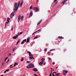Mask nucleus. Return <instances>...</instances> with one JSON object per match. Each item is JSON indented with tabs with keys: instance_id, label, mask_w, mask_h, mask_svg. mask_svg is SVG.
Returning <instances> with one entry per match:
<instances>
[{
	"instance_id": "f257e3e1",
	"label": "nucleus",
	"mask_w": 76,
	"mask_h": 76,
	"mask_svg": "<svg viewBox=\"0 0 76 76\" xmlns=\"http://www.w3.org/2000/svg\"><path fill=\"white\" fill-rule=\"evenodd\" d=\"M19 6L18 5V3H15L14 4V7L15 9H14V12L15 13H16V12L18 10V8H19Z\"/></svg>"
},
{
	"instance_id": "f03ea898",
	"label": "nucleus",
	"mask_w": 76,
	"mask_h": 76,
	"mask_svg": "<svg viewBox=\"0 0 76 76\" xmlns=\"http://www.w3.org/2000/svg\"><path fill=\"white\" fill-rule=\"evenodd\" d=\"M28 66H27V69H30V68H33L34 67V65L32 63H30L28 65Z\"/></svg>"
},
{
	"instance_id": "7ed1b4c3",
	"label": "nucleus",
	"mask_w": 76,
	"mask_h": 76,
	"mask_svg": "<svg viewBox=\"0 0 76 76\" xmlns=\"http://www.w3.org/2000/svg\"><path fill=\"white\" fill-rule=\"evenodd\" d=\"M21 15H20L18 17V22H19V20H20V19H21V20H22V19L23 18V16H21Z\"/></svg>"
},
{
	"instance_id": "20e7f679",
	"label": "nucleus",
	"mask_w": 76,
	"mask_h": 76,
	"mask_svg": "<svg viewBox=\"0 0 76 76\" xmlns=\"http://www.w3.org/2000/svg\"><path fill=\"white\" fill-rule=\"evenodd\" d=\"M33 9L34 10V12H37L39 11V9H38V8L37 7H34L33 8Z\"/></svg>"
},
{
	"instance_id": "39448f33",
	"label": "nucleus",
	"mask_w": 76,
	"mask_h": 76,
	"mask_svg": "<svg viewBox=\"0 0 76 76\" xmlns=\"http://www.w3.org/2000/svg\"><path fill=\"white\" fill-rule=\"evenodd\" d=\"M63 72V74L64 75V76H66V74L67 73V72H68V71H66L65 70H64Z\"/></svg>"
},
{
	"instance_id": "423d86ee",
	"label": "nucleus",
	"mask_w": 76,
	"mask_h": 76,
	"mask_svg": "<svg viewBox=\"0 0 76 76\" xmlns=\"http://www.w3.org/2000/svg\"><path fill=\"white\" fill-rule=\"evenodd\" d=\"M14 12H12L10 15V17L11 18H12L13 16H14Z\"/></svg>"
},
{
	"instance_id": "0eeeda50",
	"label": "nucleus",
	"mask_w": 76,
	"mask_h": 76,
	"mask_svg": "<svg viewBox=\"0 0 76 76\" xmlns=\"http://www.w3.org/2000/svg\"><path fill=\"white\" fill-rule=\"evenodd\" d=\"M27 53H28L29 56H30V57H33V55L31 54V52L28 51V52H27Z\"/></svg>"
},
{
	"instance_id": "6e6552de",
	"label": "nucleus",
	"mask_w": 76,
	"mask_h": 76,
	"mask_svg": "<svg viewBox=\"0 0 76 76\" xmlns=\"http://www.w3.org/2000/svg\"><path fill=\"white\" fill-rule=\"evenodd\" d=\"M32 15H33V12L32 11H31L30 13L29 18H30L32 16Z\"/></svg>"
},
{
	"instance_id": "1a4fd4ad",
	"label": "nucleus",
	"mask_w": 76,
	"mask_h": 76,
	"mask_svg": "<svg viewBox=\"0 0 76 76\" xmlns=\"http://www.w3.org/2000/svg\"><path fill=\"white\" fill-rule=\"evenodd\" d=\"M33 71H34V72H38V69H37V68H34L33 69Z\"/></svg>"
},
{
	"instance_id": "9d476101",
	"label": "nucleus",
	"mask_w": 76,
	"mask_h": 76,
	"mask_svg": "<svg viewBox=\"0 0 76 76\" xmlns=\"http://www.w3.org/2000/svg\"><path fill=\"white\" fill-rule=\"evenodd\" d=\"M29 40H30V39H29V38H28L27 39V41L26 42V43H28L29 42Z\"/></svg>"
},
{
	"instance_id": "9b49d317",
	"label": "nucleus",
	"mask_w": 76,
	"mask_h": 76,
	"mask_svg": "<svg viewBox=\"0 0 76 76\" xmlns=\"http://www.w3.org/2000/svg\"><path fill=\"white\" fill-rule=\"evenodd\" d=\"M17 38H18V37H17V36H15L13 37V39H16Z\"/></svg>"
},
{
	"instance_id": "f8f14e48",
	"label": "nucleus",
	"mask_w": 76,
	"mask_h": 76,
	"mask_svg": "<svg viewBox=\"0 0 76 76\" xmlns=\"http://www.w3.org/2000/svg\"><path fill=\"white\" fill-rule=\"evenodd\" d=\"M42 20H40L39 22V23H37V25H39V24H40V23H41V22H42Z\"/></svg>"
},
{
	"instance_id": "ddd939ff",
	"label": "nucleus",
	"mask_w": 76,
	"mask_h": 76,
	"mask_svg": "<svg viewBox=\"0 0 76 76\" xmlns=\"http://www.w3.org/2000/svg\"><path fill=\"white\" fill-rule=\"evenodd\" d=\"M44 62H42V61L41 62H40L39 63V65H42V64H43V63Z\"/></svg>"
},
{
	"instance_id": "4468645a",
	"label": "nucleus",
	"mask_w": 76,
	"mask_h": 76,
	"mask_svg": "<svg viewBox=\"0 0 76 76\" xmlns=\"http://www.w3.org/2000/svg\"><path fill=\"white\" fill-rule=\"evenodd\" d=\"M67 0H64L62 2L63 4H64V3L66 2V1H67Z\"/></svg>"
},
{
	"instance_id": "2eb2a0df",
	"label": "nucleus",
	"mask_w": 76,
	"mask_h": 76,
	"mask_svg": "<svg viewBox=\"0 0 76 76\" xmlns=\"http://www.w3.org/2000/svg\"><path fill=\"white\" fill-rule=\"evenodd\" d=\"M18 64L16 62H15V64H14V67H15L16 65H17Z\"/></svg>"
},
{
	"instance_id": "dca6fc26",
	"label": "nucleus",
	"mask_w": 76,
	"mask_h": 76,
	"mask_svg": "<svg viewBox=\"0 0 76 76\" xmlns=\"http://www.w3.org/2000/svg\"><path fill=\"white\" fill-rule=\"evenodd\" d=\"M29 58L30 59H34V58L33 57V56H32V57H31V56H30L29 57Z\"/></svg>"
},
{
	"instance_id": "f3484780",
	"label": "nucleus",
	"mask_w": 76,
	"mask_h": 76,
	"mask_svg": "<svg viewBox=\"0 0 76 76\" xmlns=\"http://www.w3.org/2000/svg\"><path fill=\"white\" fill-rule=\"evenodd\" d=\"M42 61L43 63H44V61L45 60V59H44V58H42Z\"/></svg>"
},
{
	"instance_id": "a211bd4d",
	"label": "nucleus",
	"mask_w": 76,
	"mask_h": 76,
	"mask_svg": "<svg viewBox=\"0 0 76 76\" xmlns=\"http://www.w3.org/2000/svg\"><path fill=\"white\" fill-rule=\"evenodd\" d=\"M20 41V39H19L17 41V43L16 44V45H18V44L19 42Z\"/></svg>"
},
{
	"instance_id": "6ab92c4d",
	"label": "nucleus",
	"mask_w": 76,
	"mask_h": 76,
	"mask_svg": "<svg viewBox=\"0 0 76 76\" xmlns=\"http://www.w3.org/2000/svg\"><path fill=\"white\" fill-rule=\"evenodd\" d=\"M58 38L59 39H61V38H63V37H61V36H59Z\"/></svg>"
},
{
	"instance_id": "aec40b11",
	"label": "nucleus",
	"mask_w": 76,
	"mask_h": 76,
	"mask_svg": "<svg viewBox=\"0 0 76 76\" xmlns=\"http://www.w3.org/2000/svg\"><path fill=\"white\" fill-rule=\"evenodd\" d=\"M16 47H15L13 49H12V51H14L15 50L16 48Z\"/></svg>"
},
{
	"instance_id": "412c9836",
	"label": "nucleus",
	"mask_w": 76,
	"mask_h": 76,
	"mask_svg": "<svg viewBox=\"0 0 76 76\" xmlns=\"http://www.w3.org/2000/svg\"><path fill=\"white\" fill-rule=\"evenodd\" d=\"M9 20H10V18H8L7 19V21L9 22Z\"/></svg>"
},
{
	"instance_id": "4be33fe9",
	"label": "nucleus",
	"mask_w": 76,
	"mask_h": 76,
	"mask_svg": "<svg viewBox=\"0 0 76 76\" xmlns=\"http://www.w3.org/2000/svg\"><path fill=\"white\" fill-rule=\"evenodd\" d=\"M60 75V73H58L56 74L57 76H59Z\"/></svg>"
},
{
	"instance_id": "5701e85b",
	"label": "nucleus",
	"mask_w": 76,
	"mask_h": 76,
	"mask_svg": "<svg viewBox=\"0 0 76 76\" xmlns=\"http://www.w3.org/2000/svg\"><path fill=\"white\" fill-rule=\"evenodd\" d=\"M38 37H37V36H36L34 38V39H36V38H37Z\"/></svg>"
},
{
	"instance_id": "b1692460",
	"label": "nucleus",
	"mask_w": 76,
	"mask_h": 76,
	"mask_svg": "<svg viewBox=\"0 0 76 76\" xmlns=\"http://www.w3.org/2000/svg\"><path fill=\"white\" fill-rule=\"evenodd\" d=\"M7 58H8V57H7L6 58H5V60L4 61H6V60H7Z\"/></svg>"
},
{
	"instance_id": "393cba45",
	"label": "nucleus",
	"mask_w": 76,
	"mask_h": 76,
	"mask_svg": "<svg viewBox=\"0 0 76 76\" xmlns=\"http://www.w3.org/2000/svg\"><path fill=\"white\" fill-rule=\"evenodd\" d=\"M23 58H22L21 59V61H23Z\"/></svg>"
},
{
	"instance_id": "a878e982",
	"label": "nucleus",
	"mask_w": 76,
	"mask_h": 76,
	"mask_svg": "<svg viewBox=\"0 0 76 76\" xmlns=\"http://www.w3.org/2000/svg\"><path fill=\"white\" fill-rule=\"evenodd\" d=\"M18 6H20V1H18Z\"/></svg>"
},
{
	"instance_id": "bb28decb",
	"label": "nucleus",
	"mask_w": 76,
	"mask_h": 76,
	"mask_svg": "<svg viewBox=\"0 0 76 76\" xmlns=\"http://www.w3.org/2000/svg\"><path fill=\"white\" fill-rule=\"evenodd\" d=\"M30 9H32V6H31L30 8Z\"/></svg>"
},
{
	"instance_id": "cd10ccee",
	"label": "nucleus",
	"mask_w": 76,
	"mask_h": 76,
	"mask_svg": "<svg viewBox=\"0 0 76 76\" xmlns=\"http://www.w3.org/2000/svg\"><path fill=\"white\" fill-rule=\"evenodd\" d=\"M22 4H23V3L21 2V3H20V7H21V6H22Z\"/></svg>"
},
{
	"instance_id": "c85d7f7f",
	"label": "nucleus",
	"mask_w": 76,
	"mask_h": 76,
	"mask_svg": "<svg viewBox=\"0 0 76 76\" xmlns=\"http://www.w3.org/2000/svg\"><path fill=\"white\" fill-rule=\"evenodd\" d=\"M21 44H24V42L23 41L22 42H21Z\"/></svg>"
},
{
	"instance_id": "c756f323",
	"label": "nucleus",
	"mask_w": 76,
	"mask_h": 76,
	"mask_svg": "<svg viewBox=\"0 0 76 76\" xmlns=\"http://www.w3.org/2000/svg\"><path fill=\"white\" fill-rule=\"evenodd\" d=\"M26 39H25L23 40V41L24 42H26Z\"/></svg>"
},
{
	"instance_id": "7c9ffc66",
	"label": "nucleus",
	"mask_w": 76,
	"mask_h": 76,
	"mask_svg": "<svg viewBox=\"0 0 76 76\" xmlns=\"http://www.w3.org/2000/svg\"><path fill=\"white\" fill-rule=\"evenodd\" d=\"M13 26H12V29H11L12 31H13Z\"/></svg>"
},
{
	"instance_id": "2f4dec72",
	"label": "nucleus",
	"mask_w": 76,
	"mask_h": 76,
	"mask_svg": "<svg viewBox=\"0 0 76 76\" xmlns=\"http://www.w3.org/2000/svg\"><path fill=\"white\" fill-rule=\"evenodd\" d=\"M9 21H8V22H7L6 23H5V24L6 25H7V24H8V23H9Z\"/></svg>"
},
{
	"instance_id": "473e14b6",
	"label": "nucleus",
	"mask_w": 76,
	"mask_h": 76,
	"mask_svg": "<svg viewBox=\"0 0 76 76\" xmlns=\"http://www.w3.org/2000/svg\"><path fill=\"white\" fill-rule=\"evenodd\" d=\"M37 32V31H36L33 33L32 34V35H34V34H35V33H36V32Z\"/></svg>"
},
{
	"instance_id": "72a5a7b5",
	"label": "nucleus",
	"mask_w": 76,
	"mask_h": 76,
	"mask_svg": "<svg viewBox=\"0 0 76 76\" xmlns=\"http://www.w3.org/2000/svg\"><path fill=\"white\" fill-rule=\"evenodd\" d=\"M5 26L4 28H6L7 27L6 26H7V24H5Z\"/></svg>"
},
{
	"instance_id": "f704fd0d",
	"label": "nucleus",
	"mask_w": 76,
	"mask_h": 76,
	"mask_svg": "<svg viewBox=\"0 0 76 76\" xmlns=\"http://www.w3.org/2000/svg\"><path fill=\"white\" fill-rule=\"evenodd\" d=\"M9 70H10L9 69H7L5 71H6V72H8V71H9Z\"/></svg>"
},
{
	"instance_id": "c9c22d12",
	"label": "nucleus",
	"mask_w": 76,
	"mask_h": 76,
	"mask_svg": "<svg viewBox=\"0 0 76 76\" xmlns=\"http://www.w3.org/2000/svg\"><path fill=\"white\" fill-rule=\"evenodd\" d=\"M50 52H48V54H49V55H50Z\"/></svg>"
},
{
	"instance_id": "e433bc0d",
	"label": "nucleus",
	"mask_w": 76,
	"mask_h": 76,
	"mask_svg": "<svg viewBox=\"0 0 76 76\" xmlns=\"http://www.w3.org/2000/svg\"><path fill=\"white\" fill-rule=\"evenodd\" d=\"M23 33V32H20L19 34V35H20L21 34H22Z\"/></svg>"
},
{
	"instance_id": "4c0bfd02",
	"label": "nucleus",
	"mask_w": 76,
	"mask_h": 76,
	"mask_svg": "<svg viewBox=\"0 0 76 76\" xmlns=\"http://www.w3.org/2000/svg\"><path fill=\"white\" fill-rule=\"evenodd\" d=\"M57 3H58V1H56V2L55 3V4H57Z\"/></svg>"
},
{
	"instance_id": "58836bf2",
	"label": "nucleus",
	"mask_w": 76,
	"mask_h": 76,
	"mask_svg": "<svg viewBox=\"0 0 76 76\" xmlns=\"http://www.w3.org/2000/svg\"><path fill=\"white\" fill-rule=\"evenodd\" d=\"M34 75L35 76H38L36 74H34Z\"/></svg>"
},
{
	"instance_id": "ea45409f",
	"label": "nucleus",
	"mask_w": 76,
	"mask_h": 76,
	"mask_svg": "<svg viewBox=\"0 0 76 76\" xmlns=\"http://www.w3.org/2000/svg\"><path fill=\"white\" fill-rule=\"evenodd\" d=\"M47 48L45 49V51H47Z\"/></svg>"
},
{
	"instance_id": "a19ab883",
	"label": "nucleus",
	"mask_w": 76,
	"mask_h": 76,
	"mask_svg": "<svg viewBox=\"0 0 76 76\" xmlns=\"http://www.w3.org/2000/svg\"><path fill=\"white\" fill-rule=\"evenodd\" d=\"M19 35H20V34H19V33H18V34L17 35H16V36H17V37H19Z\"/></svg>"
},
{
	"instance_id": "79ce46f5",
	"label": "nucleus",
	"mask_w": 76,
	"mask_h": 76,
	"mask_svg": "<svg viewBox=\"0 0 76 76\" xmlns=\"http://www.w3.org/2000/svg\"><path fill=\"white\" fill-rule=\"evenodd\" d=\"M52 76H55V75H54V74L53 73H52Z\"/></svg>"
},
{
	"instance_id": "37998d69",
	"label": "nucleus",
	"mask_w": 76,
	"mask_h": 76,
	"mask_svg": "<svg viewBox=\"0 0 76 76\" xmlns=\"http://www.w3.org/2000/svg\"><path fill=\"white\" fill-rule=\"evenodd\" d=\"M27 63H30V61H27Z\"/></svg>"
},
{
	"instance_id": "c03bdc74",
	"label": "nucleus",
	"mask_w": 76,
	"mask_h": 76,
	"mask_svg": "<svg viewBox=\"0 0 76 76\" xmlns=\"http://www.w3.org/2000/svg\"><path fill=\"white\" fill-rule=\"evenodd\" d=\"M9 59H8V61L7 62V63H8V62H9Z\"/></svg>"
},
{
	"instance_id": "a18cd8bd",
	"label": "nucleus",
	"mask_w": 76,
	"mask_h": 76,
	"mask_svg": "<svg viewBox=\"0 0 76 76\" xmlns=\"http://www.w3.org/2000/svg\"><path fill=\"white\" fill-rule=\"evenodd\" d=\"M21 76H26V75H25V74H24L23 75H21Z\"/></svg>"
},
{
	"instance_id": "49530a36",
	"label": "nucleus",
	"mask_w": 76,
	"mask_h": 76,
	"mask_svg": "<svg viewBox=\"0 0 76 76\" xmlns=\"http://www.w3.org/2000/svg\"><path fill=\"white\" fill-rule=\"evenodd\" d=\"M38 31H39V32H40V31H41V29H40L38 30Z\"/></svg>"
},
{
	"instance_id": "de8ad7c7",
	"label": "nucleus",
	"mask_w": 76,
	"mask_h": 76,
	"mask_svg": "<svg viewBox=\"0 0 76 76\" xmlns=\"http://www.w3.org/2000/svg\"><path fill=\"white\" fill-rule=\"evenodd\" d=\"M58 0H55L54 1V3H55L56 1H57Z\"/></svg>"
},
{
	"instance_id": "09e8293b",
	"label": "nucleus",
	"mask_w": 76,
	"mask_h": 76,
	"mask_svg": "<svg viewBox=\"0 0 76 76\" xmlns=\"http://www.w3.org/2000/svg\"><path fill=\"white\" fill-rule=\"evenodd\" d=\"M52 64H55V62H53L52 63Z\"/></svg>"
},
{
	"instance_id": "8fccbe9b",
	"label": "nucleus",
	"mask_w": 76,
	"mask_h": 76,
	"mask_svg": "<svg viewBox=\"0 0 76 76\" xmlns=\"http://www.w3.org/2000/svg\"><path fill=\"white\" fill-rule=\"evenodd\" d=\"M50 75H52V72H51V73H50Z\"/></svg>"
},
{
	"instance_id": "3c124183",
	"label": "nucleus",
	"mask_w": 76,
	"mask_h": 76,
	"mask_svg": "<svg viewBox=\"0 0 76 76\" xmlns=\"http://www.w3.org/2000/svg\"><path fill=\"white\" fill-rule=\"evenodd\" d=\"M53 73H57L56 72H53Z\"/></svg>"
},
{
	"instance_id": "603ef678",
	"label": "nucleus",
	"mask_w": 76,
	"mask_h": 76,
	"mask_svg": "<svg viewBox=\"0 0 76 76\" xmlns=\"http://www.w3.org/2000/svg\"><path fill=\"white\" fill-rule=\"evenodd\" d=\"M53 50H52V49H51V50H50V51H53Z\"/></svg>"
},
{
	"instance_id": "864d4df0",
	"label": "nucleus",
	"mask_w": 76,
	"mask_h": 76,
	"mask_svg": "<svg viewBox=\"0 0 76 76\" xmlns=\"http://www.w3.org/2000/svg\"><path fill=\"white\" fill-rule=\"evenodd\" d=\"M49 60H51V59L50 58H49Z\"/></svg>"
},
{
	"instance_id": "5fc2aeb1",
	"label": "nucleus",
	"mask_w": 76,
	"mask_h": 76,
	"mask_svg": "<svg viewBox=\"0 0 76 76\" xmlns=\"http://www.w3.org/2000/svg\"><path fill=\"white\" fill-rule=\"evenodd\" d=\"M2 66H3V64H4V63H3V62H2Z\"/></svg>"
},
{
	"instance_id": "6e6d98bb",
	"label": "nucleus",
	"mask_w": 76,
	"mask_h": 76,
	"mask_svg": "<svg viewBox=\"0 0 76 76\" xmlns=\"http://www.w3.org/2000/svg\"><path fill=\"white\" fill-rule=\"evenodd\" d=\"M13 66V65H11L10 66V67H11V66Z\"/></svg>"
},
{
	"instance_id": "4d7b16f0",
	"label": "nucleus",
	"mask_w": 76,
	"mask_h": 76,
	"mask_svg": "<svg viewBox=\"0 0 76 76\" xmlns=\"http://www.w3.org/2000/svg\"><path fill=\"white\" fill-rule=\"evenodd\" d=\"M6 72V71H5L4 72V73H5Z\"/></svg>"
},
{
	"instance_id": "13d9d810",
	"label": "nucleus",
	"mask_w": 76,
	"mask_h": 76,
	"mask_svg": "<svg viewBox=\"0 0 76 76\" xmlns=\"http://www.w3.org/2000/svg\"><path fill=\"white\" fill-rule=\"evenodd\" d=\"M51 73H53V71L51 70Z\"/></svg>"
},
{
	"instance_id": "bf43d9fd",
	"label": "nucleus",
	"mask_w": 76,
	"mask_h": 76,
	"mask_svg": "<svg viewBox=\"0 0 76 76\" xmlns=\"http://www.w3.org/2000/svg\"><path fill=\"white\" fill-rule=\"evenodd\" d=\"M9 56H11V54H9Z\"/></svg>"
},
{
	"instance_id": "052dcab7",
	"label": "nucleus",
	"mask_w": 76,
	"mask_h": 76,
	"mask_svg": "<svg viewBox=\"0 0 76 76\" xmlns=\"http://www.w3.org/2000/svg\"><path fill=\"white\" fill-rule=\"evenodd\" d=\"M58 66H57V67H56V69H57L58 68Z\"/></svg>"
},
{
	"instance_id": "680f3d73",
	"label": "nucleus",
	"mask_w": 76,
	"mask_h": 76,
	"mask_svg": "<svg viewBox=\"0 0 76 76\" xmlns=\"http://www.w3.org/2000/svg\"><path fill=\"white\" fill-rule=\"evenodd\" d=\"M53 68H51V70H53Z\"/></svg>"
},
{
	"instance_id": "e2e57ef3",
	"label": "nucleus",
	"mask_w": 76,
	"mask_h": 76,
	"mask_svg": "<svg viewBox=\"0 0 76 76\" xmlns=\"http://www.w3.org/2000/svg\"><path fill=\"white\" fill-rule=\"evenodd\" d=\"M21 3H23V0H22Z\"/></svg>"
},
{
	"instance_id": "0e129e2a",
	"label": "nucleus",
	"mask_w": 76,
	"mask_h": 76,
	"mask_svg": "<svg viewBox=\"0 0 76 76\" xmlns=\"http://www.w3.org/2000/svg\"><path fill=\"white\" fill-rule=\"evenodd\" d=\"M38 1H39L38 0H37V2H38Z\"/></svg>"
},
{
	"instance_id": "69168bd1",
	"label": "nucleus",
	"mask_w": 76,
	"mask_h": 76,
	"mask_svg": "<svg viewBox=\"0 0 76 76\" xmlns=\"http://www.w3.org/2000/svg\"><path fill=\"white\" fill-rule=\"evenodd\" d=\"M12 67H13V66H12V67H10V68H12Z\"/></svg>"
},
{
	"instance_id": "338daca9",
	"label": "nucleus",
	"mask_w": 76,
	"mask_h": 76,
	"mask_svg": "<svg viewBox=\"0 0 76 76\" xmlns=\"http://www.w3.org/2000/svg\"><path fill=\"white\" fill-rule=\"evenodd\" d=\"M45 63H44V65H45Z\"/></svg>"
},
{
	"instance_id": "774afa93",
	"label": "nucleus",
	"mask_w": 76,
	"mask_h": 76,
	"mask_svg": "<svg viewBox=\"0 0 76 76\" xmlns=\"http://www.w3.org/2000/svg\"><path fill=\"white\" fill-rule=\"evenodd\" d=\"M52 70H53V71H54V69H53Z\"/></svg>"
}]
</instances>
